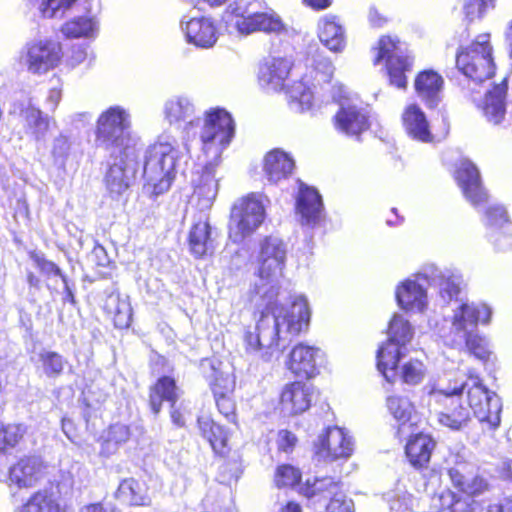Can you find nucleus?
<instances>
[{
    "mask_svg": "<svg viewBox=\"0 0 512 512\" xmlns=\"http://www.w3.org/2000/svg\"><path fill=\"white\" fill-rule=\"evenodd\" d=\"M287 253V244L281 238L264 237L256 256V279L249 290L251 302L262 310L254 331L245 333L244 342L248 352L258 353L265 361L307 331L310 323L311 311L303 295L296 296L288 308L277 301Z\"/></svg>",
    "mask_w": 512,
    "mask_h": 512,
    "instance_id": "nucleus-1",
    "label": "nucleus"
},
{
    "mask_svg": "<svg viewBox=\"0 0 512 512\" xmlns=\"http://www.w3.org/2000/svg\"><path fill=\"white\" fill-rule=\"evenodd\" d=\"M234 134L235 124L227 111L216 108L206 112L200 130L204 166L192 178V201L200 212L209 210L217 197L220 178L216 176V167Z\"/></svg>",
    "mask_w": 512,
    "mask_h": 512,
    "instance_id": "nucleus-2",
    "label": "nucleus"
},
{
    "mask_svg": "<svg viewBox=\"0 0 512 512\" xmlns=\"http://www.w3.org/2000/svg\"><path fill=\"white\" fill-rule=\"evenodd\" d=\"M492 310L484 303L461 302L453 309L451 327L444 336L446 345L467 349L480 360L489 357L487 342L478 334V324H487Z\"/></svg>",
    "mask_w": 512,
    "mask_h": 512,
    "instance_id": "nucleus-3",
    "label": "nucleus"
},
{
    "mask_svg": "<svg viewBox=\"0 0 512 512\" xmlns=\"http://www.w3.org/2000/svg\"><path fill=\"white\" fill-rule=\"evenodd\" d=\"M178 159L177 140L169 135L160 136L158 141L145 151L144 188L155 196L167 192L175 178Z\"/></svg>",
    "mask_w": 512,
    "mask_h": 512,
    "instance_id": "nucleus-4",
    "label": "nucleus"
},
{
    "mask_svg": "<svg viewBox=\"0 0 512 512\" xmlns=\"http://www.w3.org/2000/svg\"><path fill=\"white\" fill-rule=\"evenodd\" d=\"M468 465L458 464L448 469L453 486L458 492L445 491L439 497V512H485L484 502L477 501L474 496L484 491L486 481L467 471Z\"/></svg>",
    "mask_w": 512,
    "mask_h": 512,
    "instance_id": "nucleus-5",
    "label": "nucleus"
},
{
    "mask_svg": "<svg viewBox=\"0 0 512 512\" xmlns=\"http://www.w3.org/2000/svg\"><path fill=\"white\" fill-rule=\"evenodd\" d=\"M228 10L237 16L235 27L242 35L263 32L280 36L288 31L281 17L264 0H235Z\"/></svg>",
    "mask_w": 512,
    "mask_h": 512,
    "instance_id": "nucleus-6",
    "label": "nucleus"
},
{
    "mask_svg": "<svg viewBox=\"0 0 512 512\" xmlns=\"http://www.w3.org/2000/svg\"><path fill=\"white\" fill-rule=\"evenodd\" d=\"M465 384L455 380L453 384H437L428 392V406L437 413L440 425L453 431H461L470 422V409L461 402Z\"/></svg>",
    "mask_w": 512,
    "mask_h": 512,
    "instance_id": "nucleus-7",
    "label": "nucleus"
},
{
    "mask_svg": "<svg viewBox=\"0 0 512 512\" xmlns=\"http://www.w3.org/2000/svg\"><path fill=\"white\" fill-rule=\"evenodd\" d=\"M131 114L120 105L104 110L96 121L95 145L111 155L128 149L131 145Z\"/></svg>",
    "mask_w": 512,
    "mask_h": 512,
    "instance_id": "nucleus-8",
    "label": "nucleus"
},
{
    "mask_svg": "<svg viewBox=\"0 0 512 512\" xmlns=\"http://www.w3.org/2000/svg\"><path fill=\"white\" fill-rule=\"evenodd\" d=\"M265 217L263 195L250 193L237 199L230 210L229 239L236 244L242 243L262 225Z\"/></svg>",
    "mask_w": 512,
    "mask_h": 512,
    "instance_id": "nucleus-9",
    "label": "nucleus"
},
{
    "mask_svg": "<svg viewBox=\"0 0 512 512\" xmlns=\"http://www.w3.org/2000/svg\"><path fill=\"white\" fill-rule=\"evenodd\" d=\"M413 337L409 321L401 315H394L389 323L388 339L377 351V368L388 382L396 376L398 363L404 357L406 345Z\"/></svg>",
    "mask_w": 512,
    "mask_h": 512,
    "instance_id": "nucleus-10",
    "label": "nucleus"
},
{
    "mask_svg": "<svg viewBox=\"0 0 512 512\" xmlns=\"http://www.w3.org/2000/svg\"><path fill=\"white\" fill-rule=\"evenodd\" d=\"M469 409L486 431L496 430L501 423L502 402L500 397L486 388L482 380L475 375H470L465 381Z\"/></svg>",
    "mask_w": 512,
    "mask_h": 512,
    "instance_id": "nucleus-11",
    "label": "nucleus"
},
{
    "mask_svg": "<svg viewBox=\"0 0 512 512\" xmlns=\"http://www.w3.org/2000/svg\"><path fill=\"white\" fill-rule=\"evenodd\" d=\"M489 34L479 35L467 47H461L456 55L457 68L474 82H483L494 75L495 65Z\"/></svg>",
    "mask_w": 512,
    "mask_h": 512,
    "instance_id": "nucleus-12",
    "label": "nucleus"
},
{
    "mask_svg": "<svg viewBox=\"0 0 512 512\" xmlns=\"http://www.w3.org/2000/svg\"><path fill=\"white\" fill-rule=\"evenodd\" d=\"M339 109L334 116L335 129L346 136L358 138L369 126V113L357 95H349L346 88H339Z\"/></svg>",
    "mask_w": 512,
    "mask_h": 512,
    "instance_id": "nucleus-13",
    "label": "nucleus"
},
{
    "mask_svg": "<svg viewBox=\"0 0 512 512\" xmlns=\"http://www.w3.org/2000/svg\"><path fill=\"white\" fill-rule=\"evenodd\" d=\"M375 50L377 53L374 64L385 60L391 85L399 89H405L407 86L405 72L412 66V60L410 57L402 55L399 41L389 36H383Z\"/></svg>",
    "mask_w": 512,
    "mask_h": 512,
    "instance_id": "nucleus-14",
    "label": "nucleus"
},
{
    "mask_svg": "<svg viewBox=\"0 0 512 512\" xmlns=\"http://www.w3.org/2000/svg\"><path fill=\"white\" fill-rule=\"evenodd\" d=\"M63 57L61 43L41 39L26 45L22 60L29 72L44 74L58 66Z\"/></svg>",
    "mask_w": 512,
    "mask_h": 512,
    "instance_id": "nucleus-15",
    "label": "nucleus"
},
{
    "mask_svg": "<svg viewBox=\"0 0 512 512\" xmlns=\"http://www.w3.org/2000/svg\"><path fill=\"white\" fill-rule=\"evenodd\" d=\"M354 451V441L343 428L328 427L314 442V453L318 460L334 461L349 458Z\"/></svg>",
    "mask_w": 512,
    "mask_h": 512,
    "instance_id": "nucleus-16",
    "label": "nucleus"
},
{
    "mask_svg": "<svg viewBox=\"0 0 512 512\" xmlns=\"http://www.w3.org/2000/svg\"><path fill=\"white\" fill-rule=\"evenodd\" d=\"M106 174V187L113 198L122 195L130 187L138 167V155L135 149L118 152Z\"/></svg>",
    "mask_w": 512,
    "mask_h": 512,
    "instance_id": "nucleus-17",
    "label": "nucleus"
},
{
    "mask_svg": "<svg viewBox=\"0 0 512 512\" xmlns=\"http://www.w3.org/2000/svg\"><path fill=\"white\" fill-rule=\"evenodd\" d=\"M487 228V238L498 251L512 247L511 223L504 206L490 204L482 218Z\"/></svg>",
    "mask_w": 512,
    "mask_h": 512,
    "instance_id": "nucleus-18",
    "label": "nucleus"
},
{
    "mask_svg": "<svg viewBox=\"0 0 512 512\" xmlns=\"http://www.w3.org/2000/svg\"><path fill=\"white\" fill-rule=\"evenodd\" d=\"M455 179L465 199L476 209L488 202V193L482 185L480 172L476 165L468 159L460 161Z\"/></svg>",
    "mask_w": 512,
    "mask_h": 512,
    "instance_id": "nucleus-19",
    "label": "nucleus"
},
{
    "mask_svg": "<svg viewBox=\"0 0 512 512\" xmlns=\"http://www.w3.org/2000/svg\"><path fill=\"white\" fill-rule=\"evenodd\" d=\"M164 120L177 128H183L187 132L200 122L196 106L187 95H172L168 97L162 107Z\"/></svg>",
    "mask_w": 512,
    "mask_h": 512,
    "instance_id": "nucleus-20",
    "label": "nucleus"
},
{
    "mask_svg": "<svg viewBox=\"0 0 512 512\" xmlns=\"http://www.w3.org/2000/svg\"><path fill=\"white\" fill-rule=\"evenodd\" d=\"M323 352L315 346L298 343L289 353L286 366L295 376L310 379L319 374Z\"/></svg>",
    "mask_w": 512,
    "mask_h": 512,
    "instance_id": "nucleus-21",
    "label": "nucleus"
},
{
    "mask_svg": "<svg viewBox=\"0 0 512 512\" xmlns=\"http://www.w3.org/2000/svg\"><path fill=\"white\" fill-rule=\"evenodd\" d=\"M419 279H423L428 286L436 287L444 303L454 299L457 301L462 282L460 275L449 269H440L434 264H429L422 268Z\"/></svg>",
    "mask_w": 512,
    "mask_h": 512,
    "instance_id": "nucleus-22",
    "label": "nucleus"
},
{
    "mask_svg": "<svg viewBox=\"0 0 512 512\" xmlns=\"http://www.w3.org/2000/svg\"><path fill=\"white\" fill-rule=\"evenodd\" d=\"M178 400V388L175 380L169 376H163L157 380L150 390V407L155 415L161 410L163 401L171 404V420L177 427L185 425V419L181 411L176 408Z\"/></svg>",
    "mask_w": 512,
    "mask_h": 512,
    "instance_id": "nucleus-23",
    "label": "nucleus"
},
{
    "mask_svg": "<svg viewBox=\"0 0 512 512\" xmlns=\"http://www.w3.org/2000/svg\"><path fill=\"white\" fill-rule=\"evenodd\" d=\"M45 469L46 466L40 457H23L9 468L3 480H8L10 485H16L18 488H30L44 477Z\"/></svg>",
    "mask_w": 512,
    "mask_h": 512,
    "instance_id": "nucleus-24",
    "label": "nucleus"
},
{
    "mask_svg": "<svg viewBox=\"0 0 512 512\" xmlns=\"http://www.w3.org/2000/svg\"><path fill=\"white\" fill-rule=\"evenodd\" d=\"M181 29L187 43L197 48H212L218 40V31L215 23L208 17H194L187 21L182 19Z\"/></svg>",
    "mask_w": 512,
    "mask_h": 512,
    "instance_id": "nucleus-25",
    "label": "nucleus"
},
{
    "mask_svg": "<svg viewBox=\"0 0 512 512\" xmlns=\"http://www.w3.org/2000/svg\"><path fill=\"white\" fill-rule=\"evenodd\" d=\"M419 278L420 272L415 279H407L398 285L395 293L396 300L403 310L422 312L427 306L426 283Z\"/></svg>",
    "mask_w": 512,
    "mask_h": 512,
    "instance_id": "nucleus-26",
    "label": "nucleus"
},
{
    "mask_svg": "<svg viewBox=\"0 0 512 512\" xmlns=\"http://www.w3.org/2000/svg\"><path fill=\"white\" fill-rule=\"evenodd\" d=\"M314 387L300 381L284 387L281 393V409L287 415H297L305 412L311 405Z\"/></svg>",
    "mask_w": 512,
    "mask_h": 512,
    "instance_id": "nucleus-27",
    "label": "nucleus"
},
{
    "mask_svg": "<svg viewBox=\"0 0 512 512\" xmlns=\"http://www.w3.org/2000/svg\"><path fill=\"white\" fill-rule=\"evenodd\" d=\"M99 31L100 19L90 7H85L83 14L70 18L60 28V32L68 39H95Z\"/></svg>",
    "mask_w": 512,
    "mask_h": 512,
    "instance_id": "nucleus-28",
    "label": "nucleus"
},
{
    "mask_svg": "<svg viewBox=\"0 0 512 512\" xmlns=\"http://www.w3.org/2000/svg\"><path fill=\"white\" fill-rule=\"evenodd\" d=\"M296 211L301 216L302 225L313 227L318 224L323 212L322 197L318 191L301 182L296 198Z\"/></svg>",
    "mask_w": 512,
    "mask_h": 512,
    "instance_id": "nucleus-29",
    "label": "nucleus"
},
{
    "mask_svg": "<svg viewBox=\"0 0 512 512\" xmlns=\"http://www.w3.org/2000/svg\"><path fill=\"white\" fill-rule=\"evenodd\" d=\"M292 63L287 58L272 57L266 59L259 67L258 79L262 87L277 91L284 87Z\"/></svg>",
    "mask_w": 512,
    "mask_h": 512,
    "instance_id": "nucleus-30",
    "label": "nucleus"
},
{
    "mask_svg": "<svg viewBox=\"0 0 512 512\" xmlns=\"http://www.w3.org/2000/svg\"><path fill=\"white\" fill-rule=\"evenodd\" d=\"M317 34L321 43L334 53H341L346 47V34L339 17L328 14L317 24Z\"/></svg>",
    "mask_w": 512,
    "mask_h": 512,
    "instance_id": "nucleus-31",
    "label": "nucleus"
},
{
    "mask_svg": "<svg viewBox=\"0 0 512 512\" xmlns=\"http://www.w3.org/2000/svg\"><path fill=\"white\" fill-rule=\"evenodd\" d=\"M507 89V82L503 80L486 91L484 99L477 104L487 121L494 125L500 124L506 115Z\"/></svg>",
    "mask_w": 512,
    "mask_h": 512,
    "instance_id": "nucleus-32",
    "label": "nucleus"
},
{
    "mask_svg": "<svg viewBox=\"0 0 512 512\" xmlns=\"http://www.w3.org/2000/svg\"><path fill=\"white\" fill-rule=\"evenodd\" d=\"M444 80L433 70L420 72L414 82L417 96L429 108H435L441 102Z\"/></svg>",
    "mask_w": 512,
    "mask_h": 512,
    "instance_id": "nucleus-33",
    "label": "nucleus"
},
{
    "mask_svg": "<svg viewBox=\"0 0 512 512\" xmlns=\"http://www.w3.org/2000/svg\"><path fill=\"white\" fill-rule=\"evenodd\" d=\"M295 168L293 157L281 149L268 152L264 159V171L270 183L278 184L287 179Z\"/></svg>",
    "mask_w": 512,
    "mask_h": 512,
    "instance_id": "nucleus-34",
    "label": "nucleus"
},
{
    "mask_svg": "<svg viewBox=\"0 0 512 512\" xmlns=\"http://www.w3.org/2000/svg\"><path fill=\"white\" fill-rule=\"evenodd\" d=\"M188 240L190 250L196 257H201L207 253L211 247L212 239L211 227L206 213L200 212L198 217L194 218Z\"/></svg>",
    "mask_w": 512,
    "mask_h": 512,
    "instance_id": "nucleus-35",
    "label": "nucleus"
},
{
    "mask_svg": "<svg viewBox=\"0 0 512 512\" xmlns=\"http://www.w3.org/2000/svg\"><path fill=\"white\" fill-rule=\"evenodd\" d=\"M407 134L415 140L430 142L432 134L424 112L416 104L409 105L402 116Z\"/></svg>",
    "mask_w": 512,
    "mask_h": 512,
    "instance_id": "nucleus-36",
    "label": "nucleus"
},
{
    "mask_svg": "<svg viewBox=\"0 0 512 512\" xmlns=\"http://www.w3.org/2000/svg\"><path fill=\"white\" fill-rule=\"evenodd\" d=\"M435 445V441L429 435L417 434L412 437L405 447V452L411 465L416 469L426 467Z\"/></svg>",
    "mask_w": 512,
    "mask_h": 512,
    "instance_id": "nucleus-37",
    "label": "nucleus"
},
{
    "mask_svg": "<svg viewBox=\"0 0 512 512\" xmlns=\"http://www.w3.org/2000/svg\"><path fill=\"white\" fill-rule=\"evenodd\" d=\"M115 497L129 506H149L151 504L146 485L134 478L122 480L115 492Z\"/></svg>",
    "mask_w": 512,
    "mask_h": 512,
    "instance_id": "nucleus-38",
    "label": "nucleus"
},
{
    "mask_svg": "<svg viewBox=\"0 0 512 512\" xmlns=\"http://www.w3.org/2000/svg\"><path fill=\"white\" fill-rule=\"evenodd\" d=\"M197 423L200 434L209 442L213 451L216 454H224L228 441L227 431L207 415L199 416Z\"/></svg>",
    "mask_w": 512,
    "mask_h": 512,
    "instance_id": "nucleus-39",
    "label": "nucleus"
},
{
    "mask_svg": "<svg viewBox=\"0 0 512 512\" xmlns=\"http://www.w3.org/2000/svg\"><path fill=\"white\" fill-rule=\"evenodd\" d=\"M26 5L35 7L44 19H63L77 0H25Z\"/></svg>",
    "mask_w": 512,
    "mask_h": 512,
    "instance_id": "nucleus-40",
    "label": "nucleus"
},
{
    "mask_svg": "<svg viewBox=\"0 0 512 512\" xmlns=\"http://www.w3.org/2000/svg\"><path fill=\"white\" fill-rule=\"evenodd\" d=\"M27 133L31 134L35 140H44L49 129V118L42 111L32 105L22 110Z\"/></svg>",
    "mask_w": 512,
    "mask_h": 512,
    "instance_id": "nucleus-41",
    "label": "nucleus"
},
{
    "mask_svg": "<svg viewBox=\"0 0 512 512\" xmlns=\"http://www.w3.org/2000/svg\"><path fill=\"white\" fill-rule=\"evenodd\" d=\"M130 428L123 423L110 425L101 443L100 454L109 457L117 452L119 447L130 438Z\"/></svg>",
    "mask_w": 512,
    "mask_h": 512,
    "instance_id": "nucleus-42",
    "label": "nucleus"
},
{
    "mask_svg": "<svg viewBox=\"0 0 512 512\" xmlns=\"http://www.w3.org/2000/svg\"><path fill=\"white\" fill-rule=\"evenodd\" d=\"M340 482L332 477L316 478L312 484L309 480L301 488V493L309 499L313 498H332L337 494H343L340 490Z\"/></svg>",
    "mask_w": 512,
    "mask_h": 512,
    "instance_id": "nucleus-43",
    "label": "nucleus"
},
{
    "mask_svg": "<svg viewBox=\"0 0 512 512\" xmlns=\"http://www.w3.org/2000/svg\"><path fill=\"white\" fill-rule=\"evenodd\" d=\"M289 106L295 112H305L311 109L313 92L303 80L294 83L288 90Z\"/></svg>",
    "mask_w": 512,
    "mask_h": 512,
    "instance_id": "nucleus-44",
    "label": "nucleus"
},
{
    "mask_svg": "<svg viewBox=\"0 0 512 512\" xmlns=\"http://www.w3.org/2000/svg\"><path fill=\"white\" fill-rule=\"evenodd\" d=\"M39 362L43 373L50 379L60 377L68 364V361L59 353L54 351L42 350L39 355Z\"/></svg>",
    "mask_w": 512,
    "mask_h": 512,
    "instance_id": "nucleus-45",
    "label": "nucleus"
},
{
    "mask_svg": "<svg viewBox=\"0 0 512 512\" xmlns=\"http://www.w3.org/2000/svg\"><path fill=\"white\" fill-rule=\"evenodd\" d=\"M18 512H62L60 505L45 493L37 492L20 507Z\"/></svg>",
    "mask_w": 512,
    "mask_h": 512,
    "instance_id": "nucleus-46",
    "label": "nucleus"
},
{
    "mask_svg": "<svg viewBox=\"0 0 512 512\" xmlns=\"http://www.w3.org/2000/svg\"><path fill=\"white\" fill-rule=\"evenodd\" d=\"M27 434L22 424H9L0 428V451H6L19 445Z\"/></svg>",
    "mask_w": 512,
    "mask_h": 512,
    "instance_id": "nucleus-47",
    "label": "nucleus"
},
{
    "mask_svg": "<svg viewBox=\"0 0 512 512\" xmlns=\"http://www.w3.org/2000/svg\"><path fill=\"white\" fill-rule=\"evenodd\" d=\"M387 407L392 416L405 425L410 419L414 411L411 401L407 397L390 396L387 398Z\"/></svg>",
    "mask_w": 512,
    "mask_h": 512,
    "instance_id": "nucleus-48",
    "label": "nucleus"
},
{
    "mask_svg": "<svg viewBox=\"0 0 512 512\" xmlns=\"http://www.w3.org/2000/svg\"><path fill=\"white\" fill-rule=\"evenodd\" d=\"M71 149L72 142L68 136L61 133L55 137L51 144V156L54 164L62 168L65 167Z\"/></svg>",
    "mask_w": 512,
    "mask_h": 512,
    "instance_id": "nucleus-49",
    "label": "nucleus"
},
{
    "mask_svg": "<svg viewBox=\"0 0 512 512\" xmlns=\"http://www.w3.org/2000/svg\"><path fill=\"white\" fill-rule=\"evenodd\" d=\"M29 258L33 261L35 267L43 276L47 278L56 276L61 280L66 277L61 268L54 262L48 260L44 253L40 251H31L29 252Z\"/></svg>",
    "mask_w": 512,
    "mask_h": 512,
    "instance_id": "nucleus-50",
    "label": "nucleus"
},
{
    "mask_svg": "<svg viewBox=\"0 0 512 512\" xmlns=\"http://www.w3.org/2000/svg\"><path fill=\"white\" fill-rule=\"evenodd\" d=\"M302 474L301 471L290 465L283 464L277 467L275 472V484L277 487H294L300 483Z\"/></svg>",
    "mask_w": 512,
    "mask_h": 512,
    "instance_id": "nucleus-51",
    "label": "nucleus"
},
{
    "mask_svg": "<svg viewBox=\"0 0 512 512\" xmlns=\"http://www.w3.org/2000/svg\"><path fill=\"white\" fill-rule=\"evenodd\" d=\"M425 366L418 359H410L401 368V379L409 385L420 383L425 376Z\"/></svg>",
    "mask_w": 512,
    "mask_h": 512,
    "instance_id": "nucleus-52",
    "label": "nucleus"
},
{
    "mask_svg": "<svg viewBox=\"0 0 512 512\" xmlns=\"http://www.w3.org/2000/svg\"><path fill=\"white\" fill-rule=\"evenodd\" d=\"M115 303L114 309V324L117 328L123 329L128 328L132 321V308L126 298H120L117 296L115 299L110 297Z\"/></svg>",
    "mask_w": 512,
    "mask_h": 512,
    "instance_id": "nucleus-53",
    "label": "nucleus"
},
{
    "mask_svg": "<svg viewBox=\"0 0 512 512\" xmlns=\"http://www.w3.org/2000/svg\"><path fill=\"white\" fill-rule=\"evenodd\" d=\"M307 66L313 68L316 74L320 76L319 81L323 82L330 81L335 69L332 61L322 54H317L312 58H308Z\"/></svg>",
    "mask_w": 512,
    "mask_h": 512,
    "instance_id": "nucleus-54",
    "label": "nucleus"
},
{
    "mask_svg": "<svg viewBox=\"0 0 512 512\" xmlns=\"http://www.w3.org/2000/svg\"><path fill=\"white\" fill-rule=\"evenodd\" d=\"M490 8H493L492 0H464L463 2V12L470 22L482 18Z\"/></svg>",
    "mask_w": 512,
    "mask_h": 512,
    "instance_id": "nucleus-55",
    "label": "nucleus"
},
{
    "mask_svg": "<svg viewBox=\"0 0 512 512\" xmlns=\"http://www.w3.org/2000/svg\"><path fill=\"white\" fill-rule=\"evenodd\" d=\"M214 397L229 395L235 386L234 380L222 372L214 371V379L210 382Z\"/></svg>",
    "mask_w": 512,
    "mask_h": 512,
    "instance_id": "nucleus-56",
    "label": "nucleus"
},
{
    "mask_svg": "<svg viewBox=\"0 0 512 512\" xmlns=\"http://www.w3.org/2000/svg\"><path fill=\"white\" fill-rule=\"evenodd\" d=\"M389 502L391 512H413L414 498L407 492L396 493Z\"/></svg>",
    "mask_w": 512,
    "mask_h": 512,
    "instance_id": "nucleus-57",
    "label": "nucleus"
},
{
    "mask_svg": "<svg viewBox=\"0 0 512 512\" xmlns=\"http://www.w3.org/2000/svg\"><path fill=\"white\" fill-rule=\"evenodd\" d=\"M88 47L82 44H74L65 56V64L75 68L88 59Z\"/></svg>",
    "mask_w": 512,
    "mask_h": 512,
    "instance_id": "nucleus-58",
    "label": "nucleus"
},
{
    "mask_svg": "<svg viewBox=\"0 0 512 512\" xmlns=\"http://www.w3.org/2000/svg\"><path fill=\"white\" fill-rule=\"evenodd\" d=\"M327 512H354V503L344 494L333 496L326 506Z\"/></svg>",
    "mask_w": 512,
    "mask_h": 512,
    "instance_id": "nucleus-59",
    "label": "nucleus"
},
{
    "mask_svg": "<svg viewBox=\"0 0 512 512\" xmlns=\"http://www.w3.org/2000/svg\"><path fill=\"white\" fill-rule=\"evenodd\" d=\"M296 442L297 438L292 432L288 430H281L279 432L278 445L279 449L282 451H290L295 446Z\"/></svg>",
    "mask_w": 512,
    "mask_h": 512,
    "instance_id": "nucleus-60",
    "label": "nucleus"
},
{
    "mask_svg": "<svg viewBox=\"0 0 512 512\" xmlns=\"http://www.w3.org/2000/svg\"><path fill=\"white\" fill-rule=\"evenodd\" d=\"M91 258L93 259L97 266L101 267H106L110 262L109 256L105 248L97 243L93 247Z\"/></svg>",
    "mask_w": 512,
    "mask_h": 512,
    "instance_id": "nucleus-61",
    "label": "nucleus"
},
{
    "mask_svg": "<svg viewBox=\"0 0 512 512\" xmlns=\"http://www.w3.org/2000/svg\"><path fill=\"white\" fill-rule=\"evenodd\" d=\"M214 398L220 413H222L226 417L233 416L234 403L229 398V395Z\"/></svg>",
    "mask_w": 512,
    "mask_h": 512,
    "instance_id": "nucleus-62",
    "label": "nucleus"
},
{
    "mask_svg": "<svg viewBox=\"0 0 512 512\" xmlns=\"http://www.w3.org/2000/svg\"><path fill=\"white\" fill-rule=\"evenodd\" d=\"M485 512H512V499L505 498L499 503L485 504Z\"/></svg>",
    "mask_w": 512,
    "mask_h": 512,
    "instance_id": "nucleus-63",
    "label": "nucleus"
},
{
    "mask_svg": "<svg viewBox=\"0 0 512 512\" xmlns=\"http://www.w3.org/2000/svg\"><path fill=\"white\" fill-rule=\"evenodd\" d=\"M80 512H120L112 505H104L102 503H92L83 506Z\"/></svg>",
    "mask_w": 512,
    "mask_h": 512,
    "instance_id": "nucleus-64",
    "label": "nucleus"
}]
</instances>
